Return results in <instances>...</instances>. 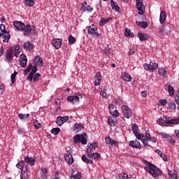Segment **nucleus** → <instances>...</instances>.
Segmentation results:
<instances>
[{
  "mask_svg": "<svg viewBox=\"0 0 179 179\" xmlns=\"http://www.w3.org/2000/svg\"><path fill=\"white\" fill-rule=\"evenodd\" d=\"M144 169L145 170V171H147V173H149V174H150V176H152L155 178H159V177L162 176V171L153 164L148 161H144Z\"/></svg>",
  "mask_w": 179,
  "mask_h": 179,
  "instance_id": "nucleus-1",
  "label": "nucleus"
},
{
  "mask_svg": "<svg viewBox=\"0 0 179 179\" xmlns=\"http://www.w3.org/2000/svg\"><path fill=\"white\" fill-rule=\"evenodd\" d=\"M0 38H3V43H9L10 40V34L6 31L3 24L0 25Z\"/></svg>",
  "mask_w": 179,
  "mask_h": 179,
  "instance_id": "nucleus-2",
  "label": "nucleus"
},
{
  "mask_svg": "<svg viewBox=\"0 0 179 179\" xmlns=\"http://www.w3.org/2000/svg\"><path fill=\"white\" fill-rule=\"evenodd\" d=\"M138 141H141L144 146H148V141H150V142H152L153 143H156V138H155V137L150 136V134L149 133L148 131H145V138L144 137V138H142L141 139H138Z\"/></svg>",
  "mask_w": 179,
  "mask_h": 179,
  "instance_id": "nucleus-3",
  "label": "nucleus"
},
{
  "mask_svg": "<svg viewBox=\"0 0 179 179\" xmlns=\"http://www.w3.org/2000/svg\"><path fill=\"white\" fill-rule=\"evenodd\" d=\"M87 30L88 34H90V36H92L93 37H100L101 36V34L97 32V27H96L94 24L87 27Z\"/></svg>",
  "mask_w": 179,
  "mask_h": 179,
  "instance_id": "nucleus-4",
  "label": "nucleus"
},
{
  "mask_svg": "<svg viewBox=\"0 0 179 179\" xmlns=\"http://www.w3.org/2000/svg\"><path fill=\"white\" fill-rule=\"evenodd\" d=\"M144 69L145 71H149L150 72H155L157 68H159V64L156 62H151L150 64H143Z\"/></svg>",
  "mask_w": 179,
  "mask_h": 179,
  "instance_id": "nucleus-5",
  "label": "nucleus"
},
{
  "mask_svg": "<svg viewBox=\"0 0 179 179\" xmlns=\"http://www.w3.org/2000/svg\"><path fill=\"white\" fill-rule=\"evenodd\" d=\"M22 31H24V36H30V34H34V33H36V28L34 27V26L27 24L24 25Z\"/></svg>",
  "mask_w": 179,
  "mask_h": 179,
  "instance_id": "nucleus-6",
  "label": "nucleus"
},
{
  "mask_svg": "<svg viewBox=\"0 0 179 179\" xmlns=\"http://www.w3.org/2000/svg\"><path fill=\"white\" fill-rule=\"evenodd\" d=\"M73 142L74 143H82V145H86L87 143V140L85 138L84 135L76 134L73 137Z\"/></svg>",
  "mask_w": 179,
  "mask_h": 179,
  "instance_id": "nucleus-7",
  "label": "nucleus"
},
{
  "mask_svg": "<svg viewBox=\"0 0 179 179\" xmlns=\"http://www.w3.org/2000/svg\"><path fill=\"white\" fill-rule=\"evenodd\" d=\"M99 146V144L97 142H94L92 143H88L87 148V155L90 156V155H92L94 153V150H96V148Z\"/></svg>",
  "mask_w": 179,
  "mask_h": 179,
  "instance_id": "nucleus-8",
  "label": "nucleus"
},
{
  "mask_svg": "<svg viewBox=\"0 0 179 179\" xmlns=\"http://www.w3.org/2000/svg\"><path fill=\"white\" fill-rule=\"evenodd\" d=\"M69 120V116H58L56 119V124L58 127H62L65 122H67Z\"/></svg>",
  "mask_w": 179,
  "mask_h": 179,
  "instance_id": "nucleus-9",
  "label": "nucleus"
},
{
  "mask_svg": "<svg viewBox=\"0 0 179 179\" xmlns=\"http://www.w3.org/2000/svg\"><path fill=\"white\" fill-rule=\"evenodd\" d=\"M122 108V113H123L124 117L128 119L132 117V110L129 109V107H128L127 105H123Z\"/></svg>",
  "mask_w": 179,
  "mask_h": 179,
  "instance_id": "nucleus-10",
  "label": "nucleus"
},
{
  "mask_svg": "<svg viewBox=\"0 0 179 179\" xmlns=\"http://www.w3.org/2000/svg\"><path fill=\"white\" fill-rule=\"evenodd\" d=\"M99 92L103 99H108L111 96V90H108L106 87L101 88Z\"/></svg>",
  "mask_w": 179,
  "mask_h": 179,
  "instance_id": "nucleus-11",
  "label": "nucleus"
},
{
  "mask_svg": "<svg viewBox=\"0 0 179 179\" xmlns=\"http://www.w3.org/2000/svg\"><path fill=\"white\" fill-rule=\"evenodd\" d=\"M131 131L135 135L136 139H142V138H145V136L143 134L138 132V125H136V124H133Z\"/></svg>",
  "mask_w": 179,
  "mask_h": 179,
  "instance_id": "nucleus-12",
  "label": "nucleus"
},
{
  "mask_svg": "<svg viewBox=\"0 0 179 179\" xmlns=\"http://www.w3.org/2000/svg\"><path fill=\"white\" fill-rule=\"evenodd\" d=\"M136 8L138 11V15H143L145 11V6H143V0H136Z\"/></svg>",
  "mask_w": 179,
  "mask_h": 179,
  "instance_id": "nucleus-13",
  "label": "nucleus"
},
{
  "mask_svg": "<svg viewBox=\"0 0 179 179\" xmlns=\"http://www.w3.org/2000/svg\"><path fill=\"white\" fill-rule=\"evenodd\" d=\"M64 159L65 162L67 164H73V157L72 156V153L67 150L66 152L64 154Z\"/></svg>",
  "mask_w": 179,
  "mask_h": 179,
  "instance_id": "nucleus-14",
  "label": "nucleus"
},
{
  "mask_svg": "<svg viewBox=\"0 0 179 179\" xmlns=\"http://www.w3.org/2000/svg\"><path fill=\"white\" fill-rule=\"evenodd\" d=\"M52 44L56 50H59V48H61V46L62 45V39L55 38L52 41Z\"/></svg>",
  "mask_w": 179,
  "mask_h": 179,
  "instance_id": "nucleus-15",
  "label": "nucleus"
},
{
  "mask_svg": "<svg viewBox=\"0 0 179 179\" xmlns=\"http://www.w3.org/2000/svg\"><path fill=\"white\" fill-rule=\"evenodd\" d=\"M13 24L16 30H18V31H23L25 24L22 22V21H14Z\"/></svg>",
  "mask_w": 179,
  "mask_h": 179,
  "instance_id": "nucleus-16",
  "label": "nucleus"
},
{
  "mask_svg": "<svg viewBox=\"0 0 179 179\" xmlns=\"http://www.w3.org/2000/svg\"><path fill=\"white\" fill-rule=\"evenodd\" d=\"M129 146H131V148H134V149L142 148V145L141 144V142H139L136 139L129 141Z\"/></svg>",
  "mask_w": 179,
  "mask_h": 179,
  "instance_id": "nucleus-17",
  "label": "nucleus"
},
{
  "mask_svg": "<svg viewBox=\"0 0 179 179\" xmlns=\"http://www.w3.org/2000/svg\"><path fill=\"white\" fill-rule=\"evenodd\" d=\"M13 59V49L10 48L7 50L6 52V61H7V62H10V61H12Z\"/></svg>",
  "mask_w": 179,
  "mask_h": 179,
  "instance_id": "nucleus-18",
  "label": "nucleus"
},
{
  "mask_svg": "<svg viewBox=\"0 0 179 179\" xmlns=\"http://www.w3.org/2000/svg\"><path fill=\"white\" fill-rule=\"evenodd\" d=\"M80 10H81V12H92L93 8H92V6L87 5V3L86 1H85L82 4Z\"/></svg>",
  "mask_w": 179,
  "mask_h": 179,
  "instance_id": "nucleus-19",
  "label": "nucleus"
},
{
  "mask_svg": "<svg viewBox=\"0 0 179 179\" xmlns=\"http://www.w3.org/2000/svg\"><path fill=\"white\" fill-rule=\"evenodd\" d=\"M20 63L22 68H26L27 65V57L24 54L20 55Z\"/></svg>",
  "mask_w": 179,
  "mask_h": 179,
  "instance_id": "nucleus-20",
  "label": "nucleus"
},
{
  "mask_svg": "<svg viewBox=\"0 0 179 179\" xmlns=\"http://www.w3.org/2000/svg\"><path fill=\"white\" fill-rule=\"evenodd\" d=\"M106 143L107 145H109L110 146H118V141L110 138V137H106Z\"/></svg>",
  "mask_w": 179,
  "mask_h": 179,
  "instance_id": "nucleus-21",
  "label": "nucleus"
},
{
  "mask_svg": "<svg viewBox=\"0 0 179 179\" xmlns=\"http://www.w3.org/2000/svg\"><path fill=\"white\" fill-rule=\"evenodd\" d=\"M94 83L95 86H100V83H101V73L99 71L96 72L94 76Z\"/></svg>",
  "mask_w": 179,
  "mask_h": 179,
  "instance_id": "nucleus-22",
  "label": "nucleus"
},
{
  "mask_svg": "<svg viewBox=\"0 0 179 179\" xmlns=\"http://www.w3.org/2000/svg\"><path fill=\"white\" fill-rule=\"evenodd\" d=\"M121 78L124 82H131V80H132V77L131 75L128 74L125 71L121 73Z\"/></svg>",
  "mask_w": 179,
  "mask_h": 179,
  "instance_id": "nucleus-23",
  "label": "nucleus"
},
{
  "mask_svg": "<svg viewBox=\"0 0 179 179\" xmlns=\"http://www.w3.org/2000/svg\"><path fill=\"white\" fill-rule=\"evenodd\" d=\"M157 123L159 125H169V120H167V116H162L159 119L157 120Z\"/></svg>",
  "mask_w": 179,
  "mask_h": 179,
  "instance_id": "nucleus-24",
  "label": "nucleus"
},
{
  "mask_svg": "<svg viewBox=\"0 0 179 179\" xmlns=\"http://www.w3.org/2000/svg\"><path fill=\"white\" fill-rule=\"evenodd\" d=\"M110 20H113V17H110L108 18L106 17H101L100 21H99V26L102 27V26H104V24H107Z\"/></svg>",
  "mask_w": 179,
  "mask_h": 179,
  "instance_id": "nucleus-25",
  "label": "nucleus"
},
{
  "mask_svg": "<svg viewBox=\"0 0 179 179\" xmlns=\"http://www.w3.org/2000/svg\"><path fill=\"white\" fill-rule=\"evenodd\" d=\"M138 38L140 41H146V40H149L150 36L147 34L139 32L138 34Z\"/></svg>",
  "mask_w": 179,
  "mask_h": 179,
  "instance_id": "nucleus-26",
  "label": "nucleus"
},
{
  "mask_svg": "<svg viewBox=\"0 0 179 179\" xmlns=\"http://www.w3.org/2000/svg\"><path fill=\"white\" fill-rule=\"evenodd\" d=\"M24 162L27 163V164H29V166H34L36 164V159L33 157H26Z\"/></svg>",
  "mask_w": 179,
  "mask_h": 179,
  "instance_id": "nucleus-27",
  "label": "nucleus"
},
{
  "mask_svg": "<svg viewBox=\"0 0 179 179\" xmlns=\"http://www.w3.org/2000/svg\"><path fill=\"white\" fill-rule=\"evenodd\" d=\"M108 123L110 127H115V125H117V118L114 116H110L108 118Z\"/></svg>",
  "mask_w": 179,
  "mask_h": 179,
  "instance_id": "nucleus-28",
  "label": "nucleus"
},
{
  "mask_svg": "<svg viewBox=\"0 0 179 179\" xmlns=\"http://www.w3.org/2000/svg\"><path fill=\"white\" fill-rule=\"evenodd\" d=\"M34 64L35 66H43V59L37 56L34 60Z\"/></svg>",
  "mask_w": 179,
  "mask_h": 179,
  "instance_id": "nucleus-29",
  "label": "nucleus"
},
{
  "mask_svg": "<svg viewBox=\"0 0 179 179\" xmlns=\"http://www.w3.org/2000/svg\"><path fill=\"white\" fill-rule=\"evenodd\" d=\"M67 101L75 104V103H79V97L78 96H70L67 97Z\"/></svg>",
  "mask_w": 179,
  "mask_h": 179,
  "instance_id": "nucleus-30",
  "label": "nucleus"
},
{
  "mask_svg": "<svg viewBox=\"0 0 179 179\" xmlns=\"http://www.w3.org/2000/svg\"><path fill=\"white\" fill-rule=\"evenodd\" d=\"M167 17V15H166V11H161L159 15V23L163 24L164 22H166V19Z\"/></svg>",
  "mask_w": 179,
  "mask_h": 179,
  "instance_id": "nucleus-31",
  "label": "nucleus"
},
{
  "mask_svg": "<svg viewBox=\"0 0 179 179\" xmlns=\"http://www.w3.org/2000/svg\"><path fill=\"white\" fill-rule=\"evenodd\" d=\"M48 171L47 169L44 168L41 170V179H48Z\"/></svg>",
  "mask_w": 179,
  "mask_h": 179,
  "instance_id": "nucleus-32",
  "label": "nucleus"
},
{
  "mask_svg": "<svg viewBox=\"0 0 179 179\" xmlns=\"http://www.w3.org/2000/svg\"><path fill=\"white\" fill-rule=\"evenodd\" d=\"M23 48L26 51H31V50L34 48V46L30 42H25L23 45Z\"/></svg>",
  "mask_w": 179,
  "mask_h": 179,
  "instance_id": "nucleus-33",
  "label": "nucleus"
},
{
  "mask_svg": "<svg viewBox=\"0 0 179 179\" xmlns=\"http://www.w3.org/2000/svg\"><path fill=\"white\" fill-rule=\"evenodd\" d=\"M73 131L74 132H80L82 129H83V124H80L79 123H76L74 124V127H73Z\"/></svg>",
  "mask_w": 179,
  "mask_h": 179,
  "instance_id": "nucleus-34",
  "label": "nucleus"
},
{
  "mask_svg": "<svg viewBox=\"0 0 179 179\" xmlns=\"http://www.w3.org/2000/svg\"><path fill=\"white\" fill-rule=\"evenodd\" d=\"M90 159H94V160H99L101 157L100 153L98 152H92L91 155H88Z\"/></svg>",
  "mask_w": 179,
  "mask_h": 179,
  "instance_id": "nucleus-35",
  "label": "nucleus"
},
{
  "mask_svg": "<svg viewBox=\"0 0 179 179\" xmlns=\"http://www.w3.org/2000/svg\"><path fill=\"white\" fill-rule=\"evenodd\" d=\"M110 5L112 6V9H114L116 12H120V6L117 3H115V1L110 0Z\"/></svg>",
  "mask_w": 179,
  "mask_h": 179,
  "instance_id": "nucleus-36",
  "label": "nucleus"
},
{
  "mask_svg": "<svg viewBox=\"0 0 179 179\" xmlns=\"http://www.w3.org/2000/svg\"><path fill=\"white\" fill-rule=\"evenodd\" d=\"M168 174L169 176V177L172 179H177L178 178V176H177V172L173 170V171H168Z\"/></svg>",
  "mask_w": 179,
  "mask_h": 179,
  "instance_id": "nucleus-37",
  "label": "nucleus"
},
{
  "mask_svg": "<svg viewBox=\"0 0 179 179\" xmlns=\"http://www.w3.org/2000/svg\"><path fill=\"white\" fill-rule=\"evenodd\" d=\"M20 52H22V48L19 45H16L15 47V53L14 55L16 58H19V55H20Z\"/></svg>",
  "mask_w": 179,
  "mask_h": 179,
  "instance_id": "nucleus-38",
  "label": "nucleus"
},
{
  "mask_svg": "<svg viewBox=\"0 0 179 179\" xmlns=\"http://www.w3.org/2000/svg\"><path fill=\"white\" fill-rule=\"evenodd\" d=\"M20 178L21 179H27V178H29V173L27 171V169L21 171Z\"/></svg>",
  "mask_w": 179,
  "mask_h": 179,
  "instance_id": "nucleus-39",
  "label": "nucleus"
},
{
  "mask_svg": "<svg viewBox=\"0 0 179 179\" xmlns=\"http://www.w3.org/2000/svg\"><path fill=\"white\" fill-rule=\"evenodd\" d=\"M137 26H139V27H143V29H146L148 27V24L146 22H139L136 21Z\"/></svg>",
  "mask_w": 179,
  "mask_h": 179,
  "instance_id": "nucleus-40",
  "label": "nucleus"
},
{
  "mask_svg": "<svg viewBox=\"0 0 179 179\" xmlns=\"http://www.w3.org/2000/svg\"><path fill=\"white\" fill-rule=\"evenodd\" d=\"M158 72L160 76H163L164 78L167 76V71L164 68L159 69Z\"/></svg>",
  "mask_w": 179,
  "mask_h": 179,
  "instance_id": "nucleus-41",
  "label": "nucleus"
},
{
  "mask_svg": "<svg viewBox=\"0 0 179 179\" xmlns=\"http://www.w3.org/2000/svg\"><path fill=\"white\" fill-rule=\"evenodd\" d=\"M19 118H20V120H24V121H26V120L29 119V117H30V114L27 113V114H22L20 113L18 115Z\"/></svg>",
  "mask_w": 179,
  "mask_h": 179,
  "instance_id": "nucleus-42",
  "label": "nucleus"
},
{
  "mask_svg": "<svg viewBox=\"0 0 179 179\" xmlns=\"http://www.w3.org/2000/svg\"><path fill=\"white\" fill-rule=\"evenodd\" d=\"M82 160L85 163L93 164V160L89 159L85 155L82 156Z\"/></svg>",
  "mask_w": 179,
  "mask_h": 179,
  "instance_id": "nucleus-43",
  "label": "nucleus"
},
{
  "mask_svg": "<svg viewBox=\"0 0 179 179\" xmlns=\"http://www.w3.org/2000/svg\"><path fill=\"white\" fill-rule=\"evenodd\" d=\"M176 109V103L173 101H170L168 103V110H171L172 111L173 110Z\"/></svg>",
  "mask_w": 179,
  "mask_h": 179,
  "instance_id": "nucleus-44",
  "label": "nucleus"
},
{
  "mask_svg": "<svg viewBox=\"0 0 179 179\" xmlns=\"http://www.w3.org/2000/svg\"><path fill=\"white\" fill-rule=\"evenodd\" d=\"M76 43V38L73 37L72 35H69V43L72 45Z\"/></svg>",
  "mask_w": 179,
  "mask_h": 179,
  "instance_id": "nucleus-45",
  "label": "nucleus"
},
{
  "mask_svg": "<svg viewBox=\"0 0 179 179\" xmlns=\"http://www.w3.org/2000/svg\"><path fill=\"white\" fill-rule=\"evenodd\" d=\"M17 75V72L15 71L10 76L11 83L14 85L16 83V76Z\"/></svg>",
  "mask_w": 179,
  "mask_h": 179,
  "instance_id": "nucleus-46",
  "label": "nucleus"
},
{
  "mask_svg": "<svg viewBox=\"0 0 179 179\" xmlns=\"http://www.w3.org/2000/svg\"><path fill=\"white\" fill-rule=\"evenodd\" d=\"M16 167L20 170H22L24 167V161H20L16 164Z\"/></svg>",
  "mask_w": 179,
  "mask_h": 179,
  "instance_id": "nucleus-47",
  "label": "nucleus"
},
{
  "mask_svg": "<svg viewBox=\"0 0 179 179\" xmlns=\"http://www.w3.org/2000/svg\"><path fill=\"white\" fill-rule=\"evenodd\" d=\"M174 124H179V120L178 119H173L171 120H168V125H173Z\"/></svg>",
  "mask_w": 179,
  "mask_h": 179,
  "instance_id": "nucleus-48",
  "label": "nucleus"
},
{
  "mask_svg": "<svg viewBox=\"0 0 179 179\" xmlns=\"http://www.w3.org/2000/svg\"><path fill=\"white\" fill-rule=\"evenodd\" d=\"M69 179H82V175L77 173L76 174L71 176Z\"/></svg>",
  "mask_w": 179,
  "mask_h": 179,
  "instance_id": "nucleus-49",
  "label": "nucleus"
},
{
  "mask_svg": "<svg viewBox=\"0 0 179 179\" xmlns=\"http://www.w3.org/2000/svg\"><path fill=\"white\" fill-rule=\"evenodd\" d=\"M34 127L36 129H40V128H41V124H40V122H38V121L36 120L34 122Z\"/></svg>",
  "mask_w": 179,
  "mask_h": 179,
  "instance_id": "nucleus-50",
  "label": "nucleus"
},
{
  "mask_svg": "<svg viewBox=\"0 0 179 179\" xmlns=\"http://www.w3.org/2000/svg\"><path fill=\"white\" fill-rule=\"evenodd\" d=\"M117 179H129V178L128 177V174L122 173L117 176Z\"/></svg>",
  "mask_w": 179,
  "mask_h": 179,
  "instance_id": "nucleus-51",
  "label": "nucleus"
},
{
  "mask_svg": "<svg viewBox=\"0 0 179 179\" xmlns=\"http://www.w3.org/2000/svg\"><path fill=\"white\" fill-rule=\"evenodd\" d=\"M61 131V129L58 127L57 128H53L51 130V134H52L53 135H58V134H59V131Z\"/></svg>",
  "mask_w": 179,
  "mask_h": 179,
  "instance_id": "nucleus-52",
  "label": "nucleus"
},
{
  "mask_svg": "<svg viewBox=\"0 0 179 179\" xmlns=\"http://www.w3.org/2000/svg\"><path fill=\"white\" fill-rule=\"evenodd\" d=\"M110 114H111L113 117H120V113L118 112V110H117V109L110 111Z\"/></svg>",
  "mask_w": 179,
  "mask_h": 179,
  "instance_id": "nucleus-53",
  "label": "nucleus"
},
{
  "mask_svg": "<svg viewBox=\"0 0 179 179\" xmlns=\"http://www.w3.org/2000/svg\"><path fill=\"white\" fill-rule=\"evenodd\" d=\"M24 2L27 6L31 7L34 5V1L33 0H24Z\"/></svg>",
  "mask_w": 179,
  "mask_h": 179,
  "instance_id": "nucleus-54",
  "label": "nucleus"
},
{
  "mask_svg": "<svg viewBox=\"0 0 179 179\" xmlns=\"http://www.w3.org/2000/svg\"><path fill=\"white\" fill-rule=\"evenodd\" d=\"M168 92L171 96H173L174 94V88L173 87V86L169 85L168 87Z\"/></svg>",
  "mask_w": 179,
  "mask_h": 179,
  "instance_id": "nucleus-55",
  "label": "nucleus"
},
{
  "mask_svg": "<svg viewBox=\"0 0 179 179\" xmlns=\"http://www.w3.org/2000/svg\"><path fill=\"white\" fill-rule=\"evenodd\" d=\"M30 71H31V64H29V66L24 71V75H27Z\"/></svg>",
  "mask_w": 179,
  "mask_h": 179,
  "instance_id": "nucleus-56",
  "label": "nucleus"
},
{
  "mask_svg": "<svg viewBox=\"0 0 179 179\" xmlns=\"http://www.w3.org/2000/svg\"><path fill=\"white\" fill-rule=\"evenodd\" d=\"M165 104H167V100H166V99L160 100L158 102L159 106H164Z\"/></svg>",
  "mask_w": 179,
  "mask_h": 179,
  "instance_id": "nucleus-57",
  "label": "nucleus"
},
{
  "mask_svg": "<svg viewBox=\"0 0 179 179\" xmlns=\"http://www.w3.org/2000/svg\"><path fill=\"white\" fill-rule=\"evenodd\" d=\"M124 36H126V37H129V36H132L131 34V30H129V29H126L124 31Z\"/></svg>",
  "mask_w": 179,
  "mask_h": 179,
  "instance_id": "nucleus-58",
  "label": "nucleus"
},
{
  "mask_svg": "<svg viewBox=\"0 0 179 179\" xmlns=\"http://www.w3.org/2000/svg\"><path fill=\"white\" fill-rule=\"evenodd\" d=\"M33 76H34V74L33 72H30L27 76V79L28 80H29L30 82H31V80H33Z\"/></svg>",
  "mask_w": 179,
  "mask_h": 179,
  "instance_id": "nucleus-59",
  "label": "nucleus"
},
{
  "mask_svg": "<svg viewBox=\"0 0 179 179\" xmlns=\"http://www.w3.org/2000/svg\"><path fill=\"white\" fill-rule=\"evenodd\" d=\"M39 78H40V73H36L34 76V82H37V80H38Z\"/></svg>",
  "mask_w": 179,
  "mask_h": 179,
  "instance_id": "nucleus-60",
  "label": "nucleus"
},
{
  "mask_svg": "<svg viewBox=\"0 0 179 179\" xmlns=\"http://www.w3.org/2000/svg\"><path fill=\"white\" fill-rule=\"evenodd\" d=\"M109 113L114 110V104L109 103L108 104Z\"/></svg>",
  "mask_w": 179,
  "mask_h": 179,
  "instance_id": "nucleus-61",
  "label": "nucleus"
},
{
  "mask_svg": "<svg viewBox=\"0 0 179 179\" xmlns=\"http://www.w3.org/2000/svg\"><path fill=\"white\" fill-rule=\"evenodd\" d=\"M159 135L161 136H162V138H169V134H166V133H164V132H161V133H159Z\"/></svg>",
  "mask_w": 179,
  "mask_h": 179,
  "instance_id": "nucleus-62",
  "label": "nucleus"
},
{
  "mask_svg": "<svg viewBox=\"0 0 179 179\" xmlns=\"http://www.w3.org/2000/svg\"><path fill=\"white\" fill-rule=\"evenodd\" d=\"M169 143L171 144V145H176V140H174V138H171L169 139Z\"/></svg>",
  "mask_w": 179,
  "mask_h": 179,
  "instance_id": "nucleus-63",
  "label": "nucleus"
},
{
  "mask_svg": "<svg viewBox=\"0 0 179 179\" xmlns=\"http://www.w3.org/2000/svg\"><path fill=\"white\" fill-rule=\"evenodd\" d=\"M175 101L176 104H179V94L175 96Z\"/></svg>",
  "mask_w": 179,
  "mask_h": 179,
  "instance_id": "nucleus-64",
  "label": "nucleus"
}]
</instances>
